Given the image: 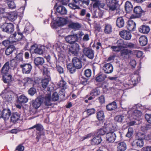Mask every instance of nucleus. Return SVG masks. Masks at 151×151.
I'll return each instance as SVG.
<instances>
[{"label":"nucleus","mask_w":151,"mask_h":151,"mask_svg":"<svg viewBox=\"0 0 151 151\" xmlns=\"http://www.w3.org/2000/svg\"><path fill=\"white\" fill-rule=\"evenodd\" d=\"M128 113L129 114V116L128 117L131 119H137L142 115V112L137 109L136 106H133L131 110L128 112Z\"/></svg>","instance_id":"f257e3e1"},{"label":"nucleus","mask_w":151,"mask_h":151,"mask_svg":"<svg viewBox=\"0 0 151 151\" xmlns=\"http://www.w3.org/2000/svg\"><path fill=\"white\" fill-rule=\"evenodd\" d=\"M13 94L12 91L6 89L2 91L1 95L5 101H10L12 100Z\"/></svg>","instance_id":"f03ea898"},{"label":"nucleus","mask_w":151,"mask_h":151,"mask_svg":"<svg viewBox=\"0 0 151 151\" xmlns=\"http://www.w3.org/2000/svg\"><path fill=\"white\" fill-rule=\"evenodd\" d=\"M1 27L3 31L9 33H11L14 30V25L11 23H5L2 25Z\"/></svg>","instance_id":"7ed1b4c3"},{"label":"nucleus","mask_w":151,"mask_h":151,"mask_svg":"<svg viewBox=\"0 0 151 151\" xmlns=\"http://www.w3.org/2000/svg\"><path fill=\"white\" fill-rule=\"evenodd\" d=\"M20 67L22 69V73L26 74H29L32 68V65L29 63L21 64L20 65Z\"/></svg>","instance_id":"20e7f679"},{"label":"nucleus","mask_w":151,"mask_h":151,"mask_svg":"<svg viewBox=\"0 0 151 151\" xmlns=\"http://www.w3.org/2000/svg\"><path fill=\"white\" fill-rule=\"evenodd\" d=\"M134 12L135 14H132L130 17V19H135L140 17L143 12L140 6H137L134 9Z\"/></svg>","instance_id":"39448f33"},{"label":"nucleus","mask_w":151,"mask_h":151,"mask_svg":"<svg viewBox=\"0 0 151 151\" xmlns=\"http://www.w3.org/2000/svg\"><path fill=\"white\" fill-rule=\"evenodd\" d=\"M79 45L77 43H74L69 48V53L75 55H77L79 52Z\"/></svg>","instance_id":"423d86ee"},{"label":"nucleus","mask_w":151,"mask_h":151,"mask_svg":"<svg viewBox=\"0 0 151 151\" xmlns=\"http://www.w3.org/2000/svg\"><path fill=\"white\" fill-rule=\"evenodd\" d=\"M42 98L41 97H39L35 100L32 101L30 103L31 106L34 108L37 109L41 105L42 103Z\"/></svg>","instance_id":"0eeeda50"},{"label":"nucleus","mask_w":151,"mask_h":151,"mask_svg":"<svg viewBox=\"0 0 151 151\" xmlns=\"http://www.w3.org/2000/svg\"><path fill=\"white\" fill-rule=\"evenodd\" d=\"M30 51L32 53H35L38 54H42L43 52L41 47H39L36 44H35L31 46Z\"/></svg>","instance_id":"6e6552de"},{"label":"nucleus","mask_w":151,"mask_h":151,"mask_svg":"<svg viewBox=\"0 0 151 151\" xmlns=\"http://www.w3.org/2000/svg\"><path fill=\"white\" fill-rule=\"evenodd\" d=\"M84 54L88 58L92 59L94 55V52L92 49L84 47L83 50Z\"/></svg>","instance_id":"1a4fd4ad"},{"label":"nucleus","mask_w":151,"mask_h":151,"mask_svg":"<svg viewBox=\"0 0 151 151\" xmlns=\"http://www.w3.org/2000/svg\"><path fill=\"white\" fill-rule=\"evenodd\" d=\"M121 37L124 40H130L132 37L131 33L126 30H123L119 33Z\"/></svg>","instance_id":"9d476101"},{"label":"nucleus","mask_w":151,"mask_h":151,"mask_svg":"<svg viewBox=\"0 0 151 151\" xmlns=\"http://www.w3.org/2000/svg\"><path fill=\"white\" fill-rule=\"evenodd\" d=\"M22 33L18 32H15L14 34L11 36L10 38H11L13 39L11 42H15L19 41L22 39Z\"/></svg>","instance_id":"9b49d317"},{"label":"nucleus","mask_w":151,"mask_h":151,"mask_svg":"<svg viewBox=\"0 0 151 151\" xmlns=\"http://www.w3.org/2000/svg\"><path fill=\"white\" fill-rule=\"evenodd\" d=\"M65 39L67 42L70 44H73L78 40V37L77 35H69L66 37Z\"/></svg>","instance_id":"f8f14e48"},{"label":"nucleus","mask_w":151,"mask_h":151,"mask_svg":"<svg viewBox=\"0 0 151 151\" xmlns=\"http://www.w3.org/2000/svg\"><path fill=\"white\" fill-rule=\"evenodd\" d=\"M103 70L106 73H110L113 71V67L110 63L105 64L103 66Z\"/></svg>","instance_id":"ddd939ff"},{"label":"nucleus","mask_w":151,"mask_h":151,"mask_svg":"<svg viewBox=\"0 0 151 151\" xmlns=\"http://www.w3.org/2000/svg\"><path fill=\"white\" fill-rule=\"evenodd\" d=\"M115 134L113 132L107 133L106 134V141L108 143L114 142L115 139Z\"/></svg>","instance_id":"4468645a"},{"label":"nucleus","mask_w":151,"mask_h":151,"mask_svg":"<svg viewBox=\"0 0 151 151\" xmlns=\"http://www.w3.org/2000/svg\"><path fill=\"white\" fill-rule=\"evenodd\" d=\"M58 85L59 87L61 88V91H60V93L65 96V90L67 88L66 82L63 80H62L60 81Z\"/></svg>","instance_id":"2eb2a0df"},{"label":"nucleus","mask_w":151,"mask_h":151,"mask_svg":"<svg viewBox=\"0 0 151 151\" xmlns=\"http://www.w3.org/2000/svg\"><path fill=\"white\" fill-rule=\"evenodd\" d=\"M73 63L74 67L77 69H80L82 67L81 60L76 57H75L73 59Z\"/></svg>","instance_id":"dca6fc26"},{"label":"nucleus","mask_w":151,"mask_h":151,"mask_svg":"<svg viewBox=\"0 0 151 151\" xmlns=\"http://www.w3.org/2000/svg\"><path fill=\"white\" fill-rule=\"evenodd\" d=\"M42 100V102H43L45 105L47 106H50L52 105L51 102L52 99H51V96L50 94L47 95L45 97L43 98L41 97Z\"/></svg>","instance_id":"f3484780"},{"label":"nucleus","mask_w":151,"mask_h":151,"mask_svg":"<svg viewBox=\"0 0 151 151\" xmlns=\"http://www.w3.org/2000/svg\"><path fill=\"white\" fill-rule=\"evenodd\" d=\"M2 116L5 120L9 119L11 114L10 110L9 109H4L2 112Z\"/></svg>","instance_id":"a211bd4d"},{"label":"nucleus","mask_w":151,"mask_h":151,"mask_svg":"<svg viewBox=\"0 0 151 151\" xmlns=\"http://www.w3.org/2000/svg\"><path fill=\"white\" fill-rule=\"evenodd\" d=\"M91 143L92 145H98L101 141V137L99 135L96 136L91 139Z\"/></svg>","instance_id":"6ab92c4d"},{"label":"nucleus","mask_w":151,"mask_h":151,"mask_svg":"<svg viewBox=\"0 0 151 151\" xmlns=\"http://www.w3.org/2000/svg\"><path fill=\"white\" fill-rule=\"evenodd\" d=\"M136 24L133 21L129 20L128 22L127 26V29L130 31H133L135 29Z\"/></svg>","instance_id":"aec40b11"},{"label":"nucleus","mask_w":151,"mask_h":151,"mask_svg":"<svg viewBox=\"0 0 151 151\" xmlns=\"http://www.w3.org/2000/svg\"><path fill=\"white\" fill-rule=\"evenodd\" d=\"M150 30V27L147 26L143 25L140 26L139 28V31L144 34H147Z\"/></svg>","instance_id":"412c9836"},{"label":"nucleus","mask_w":151,"mask_h":151,"mask_svg":"<svg viewBox=\"0 0 151 151\" xmlns=\"http://www.w3.org/2000/svg\"><path fill=\"white\" fill-rule=\"evenodd\" d=\"M12 76L9 74H4L3 78V81L5 83H9L12 81Z\"/></svg>","instance_id":"4be33fe9"},{"label":"nucleus","mask_w":151,"mask_h":151,"mask_svg":"<svg viewBox=\"0 0 151 151\" xmlns=\"http://www.w3.org/2000/svg\"><path fill=\"white\" fill-rule=\"evenodd\" d=\"M20 118V115L17 113H14L12 114L10 117V121L12 123H15L18 121Z\"/></svg>","instance_id":"5701e85b"},{"label":"nucleus","mask_w":151,"mask_h":151,"mask_svg":"<svg viewBox=\"0 0 151 151\" xmlns=\"http://www.w3.org/2000/svg\"><path fill=\"white\" fill-rule=\"evenodd\" d=\"M143 141L141 139H136L132 143V146H137L139 147H142L143 146Z\"/></svg>","instance_id":"b1692460"},{"label":"nucleus","mask_w":151,"mask_h":151,"mask_svg":"<svg viewBox=\"0 0 151 151\" xmlns=\"http://www.w3.org/2000/svg\"><path fill=\"white\" fill-rule=\"evenodd\" d=\"M9 63L8 62L4 65L1 69V73L4 74H7L8 73L9 68L10 67L9 66Z\"/></svg>","instance_id":"393cba45"},{"label":"nucleus","mask_w":151,"mask_h":151,"mask_svg":"<svg viewBox=\"0 0 151 151\" xmlns=\"http://www.w3.org/2000/svg\"><path fill=\"white\" fill-rule=\"evenodd\" d=\"M139 42L140 45L142 46L145 45L147 43V37L145 36H142L139 38Z\"/></svg>","instance_id":"a878e982"},{"label":"nucleus","mask_w":151,"mask_h":151,"mask_svg":"<svg viewBox=\"0 0 151 151\" xmlns=\"http://www.w3.org/2000/svg\"><path fill=\"white\" fill-rule=\"evenodd\" d=\"M117 107L116 102L114 101L108 104L106 106V108L107 110L111 111L117 108Z\"/></svg>","instance_id":"bb28decb"},{"label":"nucleus","mask_w":151,"mask_h":151,"mask_svg":"<svg viewBox=\"0 0 151 151\" xmlns=\"http://www.w3.org/2000/svg\"><path fill=\"white\" fill-rule=\"evenodd\" d=\"M44 62V59L40 57H37L34 60V63L36 65H42Z\"/></svg>","instance_id":"cd10ccee"},{"label":"nucleus","mask_w":151,"mask_h":151,"mask_svg":"<svg viewBox=\"0 0 151 151\" xmlns=\"http://www.w3.org/2000/svg\"><path fill=\"white\" fill-rule=\"evenodd\" d=\"M56 10L57 12L61 14H65L67 12L66 9L64 6H60L58 7Z\"/></svg>","instance_id":"c85d7f7f"},{"label":"nucleus","mask_w":151,"mask_h":151,"mask_svg":"<svg viewBox=\"0 0 151 151\" xmlns=\"http://www.w3.org/2000/svg\"><path fill=\"white\" fill-rule=\"evenodd\" d=\"M109 10L111 11L115 10L116 8V3L115 0H109Z\"/></svg>","instance_id":"c756f323"},{"label":"nucleus","mask_w":151,"mask_h":151,"mask_svg":"<svg viewBox=\"0 0 151 151\" xmlns=\"http://www.w3.org/2000/svg\"><path fill=\"white\" fill-rule=\"evenodd\" d=\"M125 8V10L127 13L130 12L132 10V6L131 3L128 1L126 2Z\"/></svg>","instance_id":"7c9ffc66"},{"label":"nucleus","mask_w":151,"mask_h":151,"mask_svg":"<svg viewBox=\"0 0 151 151\" xmlns=\"http://www.w3.org/2000/svg\"><path fill=\"white\" fill-rule=\"evenodd\" d=\"M127 148L126 145L124 142L119 143L117 146L118 151H124Z\"/></svg>","instance_id":"2f4dec72"},{"label":"nucleus","mask_w":151,"mask_h":151,"mask_svg":"<svg viewBox=\"0 0 151 151\" xmlns=\"http://www.w3.org/2000/svg\"><path fill=\"white\" fill-rule=\"evenodd\" d=\"M124 24V19L122 17H119L116 20V25L119 28L123 27Z\"/></svg>","instance_id":"473e14b6"},{"label":"nucleus","mask_w":151,"mask_h":151,"mask_svg":"<svg viewBox=\"0 0 151 151\" xmlns=\"http://www.w3.org/2000/svg\"><path fill=\"white\" fill-rule=\"evenodd\" d=\"M50 80V78L48 77L43 79L42 80V86L44 88H46Z\"/></svg>","instance_id":"72a5a7b5"},{"label":"nucleus","mask_w":151,"mask_h":151,"mask_svg":"<svg viewBox=\"0 0 151 151\" xmlns=\"http://www.w3.org/2000/svg\"><path fill=\"white\" fill-rule=\"evenodd\" d=\"M28 99L24 95L20 96L18 98V101L20 103H25L28 101Z\"/></svg>","instance_id":"f704fd0d"},{"label":"nucleus","mask_w":151,"mask_h":151,"mask_svg":"<svg viewBox=\"0 0 151 151\" xmlns=\"http://www.w3.org/2000/svg\"><path fill=\"white\" fill-rule=\"evenodd\" d=\"M112 31L111 26L109 24H106L105 27L104 32L106 34H109Z\"/></svg>","instance_id":"c9c22d12"},{"label":"nucleus","mask_w":151,"mask_h":151,"mask_svg":"<svg viewBox=\"0 0 151 151\" xmlns=\"http://www.w3.org/2000/svg\"><path fill=\"white\" fill-rule=\"evenodd\" d=\"M106 77V76L105 74H102L98 76L96 80L97 81L101 82L104 81Z\"/></svg>","instance_id":"e433bc0d"},{"label":"nucleus","mask_w":151,"mask_h":151,"mask_svg":"<svg viewBox=\"0 0 151 151\" xmlns=\"http://www.w3.org/2000/svg\"><path fill=\"white\" fill-rule=\"evenodd\" d=\"M93 2H94L92 7L93 8H99L101 5V1L100 0H90Z\"/></svg>","instance_id":"4c0bfd02"},{"label":"nucleus","mask_w":151,"mask_h":151,"mask_svg":"<svg viewBox=\"0 0 151 151\" xmlns=\"http://www.w3.org/2000/svg\"><path fill=\"white\" fill-rule=\"evenodd\" d=\"M69 26L70 28L72 29H77L81 27L80 25L78 23L72 22L70 23Z\"/></svg>","instance_id":"58836bf2"},{"label":"nucleus","mask_w":151,"mask_h":151,"mask_svg":"<svg viewBox=\"0 0 151 151\" xmlns=\"http://www.w3.org/2000/svg\"><path fill=\"white\" fill-rule=\"evenodd\" d=\"M97 118L99 120H102L104 118V111H100L97 112Z\"/></svg>","instance_id":"ea45409f"},{"label":"nucleus","mask_w":151,"mask_h":151,"mask_svg":"<svg viewBox=\"0 0 151 151\" xmlns=\"http://www.w3.org/2000/svg\"><path fill=\"white\" fill-rule=\"evenodd\" d=\"M17 17V14L15 12L9 14L8 16V18L10 20L14 21L15 20Z\"/></svg>","instance_id":"a19ab883"},{"label":"nucleus","mask_w":151,"mask_h":151,"mask_svg":"<svg viewBox=\"0 0 151 151\" xmlns=\"http://www.w3.org/2000/svg\"><path fill=\"white\" fill-rule=\"evenodd\" d=\"M14 50V47L13 46H11L8 47L5 51L6 54L7 55H10Z\"/></svg>","instance_id":"79ce46f5"},{"label":"nucleus","mask_w":151,"mask_h":151,"mask_svg":"<svg viewBox=\"0 0 151 151\" xmlns=\"http://www.w3.org/2000/svg\"><path fill=\"white\" fill-rule=\"evenodd\" d=\"M140 80L139 78L138 77V75H134L132 76L131 78V80L132 82H134V83H133V84H134L135 83L138 82Z\"/></svg>","instance_id":"37998d69"},{"label":"nucleus","mask_w":151,"mask_h":151,"mask_svg":"<svg viewBox=\"0 0 151 151\" xmlns=\"http://www.w3.org/2000/svg\"><path fill=\"white\" fill-rule=\"evenodd\" d=\"M24 85V86L28 85L29 84L31 83L32 81V80L31 78L26 77L23 80Z\"/></svg>","instance_id":"c03bdc74"},{"label":"nucleus","mask_w":151,"mask_h":151,"mask_svg":"<svg viewBox=\"0 0 151 151\" xmlns=\"http://www.w3.org/2000/svg\"><path fill=\"white\" fill-rule=\"evenodd\" d=\"M56 51L60 53V56L63 55L65 51V49L63 47H58L56 48Z\"/></svg>","instance_id":"a18cd8bd"},{"label":"nucleus","mask_w":151,"mask_h":151,"mask_svg":"<svg viewBox=\"0 0 151 151\" xmlns=\"http://www.w3.org/2000/svg\"><path fill=\"white\" fill-rule=\"evenodd\" d=\"M124 116L122 115L116 116L115 117V120L116 121L119 122H122L124 119Z\"/></svg>","instance_id":"49530a36"},{"label":"nucleus","mask_w":151,"mask_h":151,"mask_svg":"<svg viewBox=\"0 0 151 151\" xmlns=\"http://www.w3.org/2000/svg\"><path fill=\"white\" fill-rule=\"evenodd\" d=\"M121 53L122 56H125L130 54L131 51L127 49H124L121 51Z\"/></svg>","instance_id":"de8ad7c7"},{"label":"nucleus","mask_w":151,"mask_h":151,"mask_svg":"<svg viewBox=\"0 0 151 151\" xmlns=\"http://www.w3.org/2000/svg\"><path fill=\"white\" fill-rule=\"evenodd\" d=\"M42 127H43L42 126L41 124H37L34 125L33 127L30 128L29 129H31L36 128L37 130L38 131H40L42 129Z\"/></svg>","instance_id":"09e8293b"},{"label":"nucleus","mask_w":151,"mask_h":151,"mask_svg":"<svg viewBox=\"0 0 151 151\" xmlns=\"http://www.w3.org/2000/svg\"><path fill=\"white\" fill-rule=\"evenodd\" d=\"M100 93V92L97 89H95L92 90L90 94L92 96H95L98 95Z\"/></svg>","instance_id":"8fccbe9b"},{"label":"nucleus","mask_w":151,"mask_h":151,"mask_svg":"<svg viewBox=\"0 0 151 151\" xmlns=\"http://www.w3.org/2000/svg\"><path fill=\"white\" fill-rule=\"evenodd\" d=\"M136 137L137 139H141L143 140V139L145 138V135L143 133H138L137 134Z\"/></svg>","instance_id":"3c124183"},{"label":"nucleus","mask_w":151,"mask_h":151,"mask_svg":"<svg viewBox=\"0 0 151 151\" xmlns=\"http://www.w3.org/2000/svg\"><path fill=\"white\" fill-rule=\"evenodd\" d=\"M23 54L21 53H19L16 56V59L17 62H19L22 61Z\"/></svg>","instance_id":"603ef678"},{"label":"nucleus","mask_w":151,"mask_h":151,"mask_svg":"<svg viewBox=\"0 0 151 151\" xmlns=\"http://www.w3.org/2000/svg\"><path fill=\"white\" fill-rule=\"evenodd\" d=\"M134 47V45L131 43L125 42L123 47L132 48Z\"/></svg>","instance_id":"864d4df0"},{"label":"nucleus","mask_w":151,"mask_h":151,"mask_svg":"<svg viewBox=\"0 0 151 151\" xmlns=\"http://www.w3.org/2000/svg\"><path fill=\"white\" fill-rule=\"evenodd\" d=\"M134 53L138 58H140L143 55V53L141 51L137 50H134Z\"/></svg>","instance_id":"5fc2aeb1"},{"label":"nucleus","mask_w":151,"mask_h":151,"mask_svg":"<svg viewBox=\"0 0 151 151\" xmlns=\"http://www.w3.org/2000/svg\"><path fill=\"white\" fill-rule=\"evenodd\" d=\"M59 99V96L57 92H55L53 94L52 100L54 101H57Z\"/></svg>","instance_id":"6e6d98bb"},{"label":"nucleus","mask_w":151,"mask_h":151,"mask_svg":"<svg viewBox=\"0 0 151 151\" xmlns=\"http://www.w3.org/2000/svg\"><path fill=\"white\" fill-rule=\"evenodd\" d=\"M69 6L71 9H80V8L76 4H75L73 2L72 3L69 4Z\"/></svg>","instance_id":"4d7b16f0"},{"label":"nucleus","mask_w":151,"mask_h":151,"mask_svg":"<svg viewBox=\"0 0 151 151\" xmlns=\"http://www.w3.org/2000/svg\"><path fill=\"white\" fill-rule=\"evenodd\" d=\"M106 133V129L105 128H104L99 129L97 133L99 135H103Z\"/></svg>","instance_id":"13d9d810"},{"label":"nucleus","mask_w":151,"mask_h":151,"mask_svg":"<svg viewBox=\"0 0 151 151\" xmlns=\"http://www.w3.org/2000/svg\"><path fill=\"white\" fill-rule=\"evenodd\" d=\"M124 42L122 39H120L117 41L116 43L119 46H120L121 47H123V46L124 45Z\"/></svg>","instance_id":"bf43d9fd"},{"label":"nucleus","mask_w":151,"mask_h":151,"mask_svg":"<svg viewBox=\"0 0 151 151\" xmlns=\"http://www.w3.org/2000/svg\"><path fill=\"white\" fill-rule=\"evenodd\" d=\"M8 5L9 8L12 9H14L15 7V4L13 1H11L8 2Z\"/></svg>","instance_id":"052dcab7"},{"label":"nucleus","mask_w":151,"mask_h":151,"mask_svg":"<svg viewBox=\"0 0 151 151\" xmlns=\"http://www.w3.org/2000/svg\"><path fill=\"white\" fill-rule=\"evenodd\" d=\"M58 23H59L60 25H63L66 24V20L64 18L60 17L59 18Z\"/></svg>","instance_id":"680f3d73"},{"label":"nucleus","mask_w":151,"mask_h":151,"mask_svg":"<svg viewBox=\"0 0 151 151\" xmlns=\"http://www.w3.org/2000/svg\"><path fill=\"white\" fill-rule=\"evenodd\" d=\"M133 130L131 128H129L128 129V132L126 135V136L128 137H130L133 134Z\"/></svg>","instance_id":"e2e57ef3"},{"label":"nucleus","mask_w":151,"mask_h":151,"mask_svg":"<svg viewBox=\"0 0 151 151\" xmlns=\"http://www.w3.org/2000/svg\"><path fill=\"white\" fill-rule=\"evenodd\" d=\"M121 48L119 46H112L111 47V48L112 50L115 52H119L121 50Z\"/></svg>","instance_id":"0e129e2a"},{"label":"nucleus","mask_w":151,"mask_h":151,"mask_svg":"<svg viewBox=\"0 0 151 151\" xmlns=\"http://www.w3.org/2000/svg\"><path fill=\"white\" fill-rule=\"evenodd\" d=\"M91 70L88 69L86 70L85 71V75L87 77H89L91 76Z\"/></svg>","instance_id":"69168bd1"},{"label":"nucleus","mask_w":151,"mask_h":151,"mask_svg":"<svg viewBox=\"0 0 151 151\" xmlns=\"http://www.w3.org/2000/svg\"><path fill=\"white\" fill-rule=\"evenodd\" d=\"M145 117L147 121L149 123L151 124V114H146Z\"/></svg>","instance_id":"338daca9"},{"label":"nucleus","mask_w":151,"mask_h":151,"mask_svg":"<svg viewBox=\"0 0 151 151\" xmlns=\"http://www.w3.org/2000/svg\"><path fill=\"white\" fill-rule=\"evenodd\" d=\"M36 92V90L35 88H30L28 91L29 94L33 96Z\"/></svg>","instance_id":"774afa93"}]
</instances>
